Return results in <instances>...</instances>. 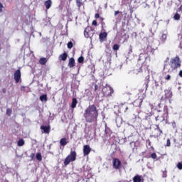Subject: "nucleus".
<instances>
[{
    "mask_svg": "<svg viewBox=\"0 0 182 182\" xmlns=\"http://www.w3.org/2000/svg\"><path fill=\"white\" fill-rule=\"evenodd\" d=\"M68 66H69V68L75 67V58H70L69 63H68Z\"/></svg>",
    "mask_w": 182,
    "mask_h": 182,
    "instance_id": "13",
    "label": "nucleus"
},
{
    "mask_svg": "<svg viewBox=\"0 0 182 182\" xmlns=\"http://www.w3.org/2000/svg\"><path fill=\"white\" fill-rule=\"evenodd\" d=\"M76 105H77V100L76 98H73V101L71 103L72 109H75V107H76Z\"/></svg>",
    "mask_w": 182,
    "mask_h": 182,
    "instance_id": "19",
    "label": "nucleus"
},
{
    "mask_svg": "<svg viewBox=\"0 0 182 182\" xmlns=\"http://www.w3.org/2000/svg\"><path fill=\"white\" fill-rule=\"evenodd\" d=\"M151 52H154V50H152Z\"/></svg>",
    "mask_w": 182,
    "mask_h": 182,
    "instance_id": "53",
    "label": "nucleus"
},
{
    "mask_svg": "<svg viewBox=\"0 0 182 182\" xmlns=\"http://www.w3.org/2000/svg\"><path fill=\"white\" fill-rule=\"evenodd\" d=\"M172 126H173V129L176 128V123H175V122H173V123H172Z\"/></svg>",
    "mask_w": 182,
    "mask_h": 182,
    "instance_id": "45",
    "label": "nucleus"
},
{
    "mask_svg": "<svg viewBox=\"0 0 182 182\" xmlns=\"http://www.w3.org/2000/svg\"><path fill=\"white\" fill-rule=\"evenodd\" d=\"M155 86L157 88V86H159V84L157 82H155Z\"/></svg>",
    "mask_w": 182,
    "mask_h": 182,
    "instance_id": "48",
    "label": "nucleus"
},
{
    "mask_svg": "<svg viewBox=\"0 0 182 182\" xmlns=\"http://www.w3.org/2000/svg\"><path fill=\"white\" fill-rule=\"evenodd\" d=\"M179 76H180L181 77H182V70H181V71L179 72Z\"/></svg>",
    "mask_w": 182,
    "mask_h": 182,
    "instance_id": "47",
    "label": "nucleus"
},
{
    "mask_svg": "<svg viewBox=\"0 0 182 182\" xmlns=\"http://www.w3.org/2000/svg\"><path fill=\"white\" fill-rule=\"evenodd\" d=\"M40 100L41 102H47L48 101V97L46 95H43L40 96Z\"/></svg>",
    "mask_w": 182,
    "mask_h": 182,
    "instance_id": "21",
    "label": "nucleus"
},
{
    "mask_svg": "<svg viewBox=\"0 0 182 182\" xmlns=\"http://www.w3.org/2000/svg\"><path fill=\"white\" fill-rule=\"evenodd\" d=\"M160 133H163V131L160 130Z\"/></svg>",
    "mask_w": 182,
    "mask_h": 182,
    "instance_id": "51",
    "label": "nucleus"
},
{
    "mask_svg": "<svg viewBox=\"0 0 182 182\" xmlns=\"http://www.w3.org/2000/svg\"><path fill=\"white\" fill-rule=\"evenodd\" d=\"M147 60H150V57H149V54L144 53H141L139 55V59H138V63L139 65H144Z\"/></svg>",
    "mask_w": 182,
    "mask_h": 182,
    "instance_id": "4",
    "label": "nucleus"
},
{
    "mask_svg": "<svg viewBox=\"0 0 182 182\" xmlns=\"http://www.w3.org/2000/svg\"><path fill=\"white\" fill-rule=\"evenodd\" d=\"M116 124L118 127H121L122 124H123V118L122 117H117L116 118Z\"/></svg>",
    "mask_w": 182,
    "mask_h": 182,
    "instance_id": "11",
    "label": "nucleus"
},
{
    "mask_svg": "<svg viewBox=\"0 0 182 182\" xmlns=\"http://www.w3.org/2000/svg\"><path fill=\"white\" fill-rule=\"evenodd\" d=\"M130 146H131L132 150H134L136 149V141L131 142Z\"/></svg>",
    "mask_w": 182,
    "mask_h": 182,
    "instance_id": "27",
    "label": "nucleus"
},
{
    "mask_svg": "<svg viewBox=\"0 0 182 182\" xmlns=\"http://www.w3.org/2000/svg\"><path fill=\"white\" fill-rule=\"evenodd\" d=\"M21 70L18 69L16 70L14 74V79L16 83H19V81L21 80Z\"/></svg>",
    "mask_w": 182,
    "mask_h": 182,
    "instance_id": "6",
    "label": "nucleus"
},
{
    "mask_svg": "<svg viewBox=\"0 0 182 182\" xmlns=\"http://www.w3.org/2000/svg\"><path fill=\"white\" fill-rule=\"evenodd\" d=\"M83 116L87 123H95V122H97L99 112L95 105H90L87 107L84 112Z\"/></svg>",
    "mask_w": 182,
    "mask_h": 182,
    "instance_id": "1",
    "label": "nucleus"
},
{
    "mask_svg": "<svg viewBox=\"0 0 182 182\" xmlns=\"http://www.w3.org/2000/svg\"><path fill=\"white\" fill-rule=\"evenodd\" d=\"M76 3H77V6H78V8H80L82 5V1L80 0H77Z\"/></svg>",
    "mask_w": 182,
    "mask_h": 182,
    "instance_id": "32",
    "label": "nucleus"
},
{
    "mask_svg": "<svg viewBox=\"0 0 182 182\" xmlns=\"http://www.w3.org/2000/svg\"><path fill=\"white\" fill-rule=\"evenodd\" d=\"M76 160V151H71L70 154L65 158L64 161L65 166H68L70 161H75Z\"/></svg>",
    "mask_w": 182,
    "mask_h": 182,
    "instance_id": "3",
    "label": "nucleus"
},
{
    "mask_svg": "<svg viewBox=\"0 0 182 182\" xmlns=\"http://www.w3.org/2000/svg\"><path fill=\"white\" fill-rule=\"evenodd\" d=\"M170 63L172 69H177V68H180V58L178 57L172 58L170 61Z\"/></svg>",
    "mask_w": 182,
    "mask_h": 182,
    "instance_id": "5",
    "label": "nucleus"
},
{
    "mask_svg": "<svg viewBox=\"0 0 182 182\" xmlns=\"http://www.w3.org/2000/svg\"><path fill=\"white\" fill-rule=\"evenodd\" d=\"M136 102H138V103H139V106H141V100H138Z\"/></svg>",
    "mask_w": 182,
    "mask_h": 182,
    "instance_id": "44",
    "label": "nucleus"
},
{
    "mask_svg": "<svg viewBox=\"0 0 182 182\" xmlns=\"http://www.w3.org/2000/svg\"><path fill=\"white\" fill-rule=\"evenodd\" d=\"M134 182H143L141 180V176L136 175V176L134 177L133 178Z\"/></svg>",
    "mask_w": 182,
    "mask_h": 182,
    "instance_id": "18",
    "label": "nucleus"
},
{
    "mask_svg": "<svg viewBox=\"0 0 182 182\" xmlns=\"http://www.w3.org/2000/svg\"><path fill=\"white\" fill-rule=\"evenodd\" d=\"M92 32H93L92 27H87L84 31V36H85V38H90L92 35Z\"/></svg>",
    "mask_w": 182,
    "mask_h": 182,
    "instance_id": "7",
    "label": "nucleus"
},
{
    "mask_svg": "<svg viewBox=\"0 0 182 182\" xmlns=\"http://www.w3.org/2000/svg\"><path fill=\"white\" fill-rule=\"evenodd\" d=\"M41 130H43V133L46 134H49V132H50V126H44L42 125L41 127Z\"/></svg>",
    "mask_w": 182,
    "mask_h": 182,
    "instance_id": "12",
    "label": "nucleus"
},
{
    "mask_svg": "<svg viewBox=\"0 0 182 182\" xmlns=\"http://www.w3.org/2000/svg\"><path fill=\"white\" fill-rule=\"evenodd\" d=\"M30 157H31V160H33V159L35 158V154L34 153L31 154L30 155Z\"/></svg>",
    "mask_w": 182,
    "mask_h": 182,
    "instance_id": "40",
    "label": "nucleus"
},
{
    "mask_svg": "<svg viewBox=\"0 0 182 182\" xmlns=\"http://www.w3.org/2000/svg\"><path fill=\"white\" fill-rule=\"evenodd\" d=\"M166 25H168L170 23V20H166Z\"/></svg>",
    "mask_w": 182,
    "mask_h": 182,
    "instance_id": "46",
    "label": "nucleus"
},
{
    "mask_svg": "<svg viewBox=\"0 0 182 182\" xmlns=\"http://www.w3.org/2000/svg\"><path fill=\"white\" fill-rule=\"evenodd\" d=\"M46 62H48V60L45 58H42L39 60L41 65H46Z\"/></svg>",
    "mask_w": 182,
    "mask_h": 182,
    "instance_id": "23",
    "label": "nucleus"
},
{
    "mask_svg": "<svg viewBox=\"0 0 182 182\" xmlns=\"http://www.w3.org/2000/svg\"><path fill=\"white\" fill-rule=\"evenodd\" d=\"M97 89H99V86L97 85H95V90H97Z\"/></svg>",
    "mask_w": 182,
    "mask_h": 182,
    "instance_id": "43",
    "label": "nucleus"
},
{
    "mask_svg": "<svg viewBox=\"0 0 182 182\" xmlns=\"http://www.w3.org/2000/svg\"><path fill=\"white\" fill-rule=\"evenodd\" d=\"M4 9V4L2 3H0V14H2Z\"/></svg>",
    "mask_w": 182,
    "mask_h": 182,
    "instance_id": "35",
    "label": "nucleus"
},
{
    "mask_svg": "<svg viewBox=\"0 0 182 182\" xmlns=\"http://www.w3.org/2000/svg\"><path fill=\"white\" fill-rule=\"evenodd\" d=\"M46 9H49L52 6V0H48L45 2Z\"/></svg>",
    "mask_w": 182,
    "mask_h": 182,
    "instance_id": "16",
    "label": "nucleus"
},
{
    "mask_svg": "<svg viewBox=\"0 0 182 182\" xmlns=\"http://www.w3.org/2000/svg\"><path fill=\"white\" fill-rule=\"evenodd\" d=\"M4 93H5V90H3Z\"/></svg>",
    "mask_w": 182,
    "mask_h": 182,
    "instance_id": "52",
    "label": "nucleus"
},
{
    "mask_svg": "<svg viewBox=\"0 0 182 182\" xmlns=\"http://www.w3.org/2000/svg\"><path fill=\"white\" fill-rule=\"evenodd\" d=\"M112 49H113L114 50H119V45L114 44V45L113 46Z\"/></svg>",
    "mask_w": 182,
    "mask_h": 182,
    "instance_id": "31",
    "label": "nucleus"
},
{
    "mask_svg": "<svg viewBox=\"0 0 182 182\" xmlns=\"http://www.w3.org/2000/svg\"><path fill=\"white\" fill-rule=\"evenodd\" d=\"M106 90H109V92L107 95H112V93H113V88H112V87H110V85L105 84V85H104V88L102 89V92L104 93H106Z\"/></svg>",
    "mask_w": 182,
    "mask_h": 182,
    "instance_id": "9",
    "label": "nucleus"
},
{
    "mask_svg": "<svg viewBox=\"0 0 182 182\" xmlns=\"http://www.w3.org/2000/svg\"><path fill=\"white\" fill-rule=\"evenodd\" d=\"M162 177L164 178H166V177H167V171H164L163 172Z\"/></svg>",
    "mask_w": 182,
    "mask_h": 182,
    "instance_id": "37",
    "label": "nucleus"
},
{
    "mask_svg": "<svg viewBox=\"0 0 182 182\" xmlns=\"http://www.w3.org/2000/svg\"><path fill=\"white\" fill-rule=\"evenodd\" d=\"M151 159H154H154H157V155L156 154V153H153L151 154Z\"/></svg>",
    "mask_w": 182,
    "mask_h": 182,
    "instance_id": "33",
    "label": "nucleus"
},
{
    "mask_svg": "<svg viewBox=\"0 0 182 182\" xmlns=\"http://www.w3.org/2000/svg\"><path fill=\"white\" fill-rule=\"evenodd\" d=\"M170 146H171L170 139H168L166 141V146L170 147Z\"/></svg>",
    "mask_w": 182,
    "mask_h": 182,
    "instance_id": "36",
    "label": "nucleus"
},
{
    "mask_svg": "<svg viewBox=\"0 0 182 182\" xmlns=\"http://www.w3.org/2000/svg\"><path fill=\"white\" fill-rule=\"evenodd\" d=\"M105 38H107V33L104 32V33H101L100 34V41H103V40L105 39Z\"/></svg>",
    "mask_w": 182,
    "mask_h": 182,
    "instance_id": "15",
    "label": "nucleus"
},
{
    "mask_svg": "<svg viewBox=\"0 0 182 182\" xmlns=\"http://www.w3.org/2000/svg\"><path fill=\"white\" fill-rule=\"evenodd\" d=\"M85 60V58H83V56H80L77 61H78V63H83V61Z\"/></svg>",
    "mask_w": 182,
    "mask_h": 182,
    "instance_id": "29",
    "label": "nucleus"
},
{
    "mask_svg": "<svg viewBox=\"0 0 182 182\" xmlns=\"http://www.w3.org/2000/svg\"><path fill=\"white\" fill-rule=\"evenodd\" d=\"M67 46L68 49H72V48H73V43H72L71 41L68 42Z\"/></svg>",
    "mask_w": 182,
    "mask_h": 182,
    "instance_id": "28",
    "label": "nucleus"
},
{
    "mask_svg": "<svg viewBox=\"0 0 182 182\" xmlns=\"http://www.w3.org/2000/svg\"><path fill=\"white\" fill-rule=\"evenodd\" d=\"M92 25H94V26H97V21L96 20H94V21H92Z\"/></svg>",
    "mask_w": 182,
    "mask_h": 182,
    "instance_id": "39",
    "label": "nucleus"
},
{
    "mask_svg": "<svg viewBox=\"0 0 182 182\" xmlns=\"http://www.w3.org/2000/svg\"><path fill=\"white\" fill-rule=\"evenodd\" d=\"M160 39H161V41L162 42V43H165L167 39V34L163 33Z\"/></svg>",
    "mask_w": 182,
    "mask_h": 182,
    "instance_id": "20",
    "label": "nucleus"
},
{
    "mask_svg": "<svg viewBox=\"0 0 182 182\" xmlns=\"http://www.w3.org/2000/svg\"><path fill=\"white\" fill-rule=\"evenodd\" d=\"M149 106H150V107L151 108L153 105H149Z\"/></svg>",
    "mask_w": 182,
    "mask_h": 182,
    "instance_id": "50",
    "label": "nucleus"
},
{
    "mask_svg": "<svg viewBox=\"0 0 182 182\" xmlns=\"http://www.w3.org/2000/svg\"><path fill=\"white\" fill-rule=\"evenodd\" d=\"M95 19H97L99 18H100V15L99 14H96L95 16Z\"/></svg>",
    "mask_w": 182,
    "mask_h": 182,
    "instance_id": "41",
    "label": "nucleus"
},
{
    "mask_svg": "<svg viewBox=\"0 0 182 182\" xmlns=\"http://www.w3.org/2000/svg\"><path fill=\"white\" fill-rule=\"evenodd\" d=\"M126 110H129V107H126Z\"/></svg>",
    "mask_w": 182,
    "mask_h": 182,
    "instance_id": "49",
    "label": "nucleus"
},
{
    "mask_svg": "<svg viewBox=\"0 0 182 182\" xmlns=\"http://www.w3.org/2000/svg\"><path fill=\"white\" fill-rule=\"evenodd\" d=\"M103 23H105L102 22V25H103Z\"/></svg>",
    "mask_w": 182,
    "mask_h": 182,
    "instance_id": "54",
    "label": "nucleus"
},
{
    "mask_svg": "<svg viewBox=\"0 0 182 182\" xmlns=\"http://www.w3.org/2000/svg\"><path fill=\"white\" fill-rule=\"evenodd\" d=\"M120 13V11H117L114 12V16H117V15H119V14Z\"/></svg>",
    "mask_w": 182,
    "mask_h": 182,
    "instance_id": "42",
    "label": "nucleus"
},
{
    "mask_svg": "<svg viewBox=\"0 0 182 182\" xmlns=\"http://www.w3.org/2000/svg\"><path fill=\"white\" fill-rule=\"evenodd\" d=\"M91 149L89 145H85L83 147V154L84 156H87L90 153Z\"/></svg>",
    "mask_w": 182,
    "mask_h": 182,
    "instance_id": "10",
    "label": "nucleus"
},
{
    "mask_svg": "<svg viewBox=\"0 0 182 182\" xmlns=\"http://www.w3.org/2000/svg\"><path fill=\"white\" fill-rule=\"evenodd\" d=\"M166 80H170V79H171V76L170 75H168L166 77H165Z\"/></svg>",
    "mask_w": 182,
    "mask_h": 182,
    "instance_id": "38",
    "label": "nucleus"
},
{
    "mask_svg": "<svg viewBox=\"0 0 182 182\" xmlns=\"http://www.w3.org/2000/svg\"><path fill=\"white\" fill-rule=\"evenodd\" d=\"M6 114H8V116H11V114H12V109L9 108L6 109Z\"/></svg>",
    "mask_w": 182,
    "mask_h": 182,
    "instance_id": "30",
    "label": "nucleus"
},
{
    "mask_svg": "<svg viewBox=\"0 0 182 182\" xmlns=\"http://www.w3.org/2000/svg\"><path fill=\"white\" fill-rule=\"evenodd\" d=\"M177 167L179 170H182V163L181 162L178 163Z\"/></svg>",
    "mask_w": 182,
    "mask_h": 182,
    "instance_id": "34",
    "label": "nucleus"
},
{
    "mask_svg": "<svg viewBox=\"0 0 182 182\" xmlns=\"http://www.w3.org/2000/svg\"><path fill=\"white\" fill-rule=\"evenodd\" d=\"M36 157L38 161H42V154H41V153L36 154Z\"/></svg>",
    "mask_w": 182,
    "mask_h": 182,
    "instance_id": "25",
    "label": "nucleus"
},
{
    "mask_svg": "<svg viewBox=\"0 0 182 182\" xmlns=\"http://www.w3.org/2000/svg\"><path fill=\"white\" fill-rule=\"evenodd\" d=\"M59 59H60V60H66L68 59V53H64L63 54H61L60 56H59Z\"/></svg>",
    "mask_w": 182,
    "mask_h": 182,
    "instance_id": "14",
    "label": "nucleus"
},
{
    "mask_svg": "<svg viewBox=\"0 0 182 182\" xmlns=\"http://www.w3.org/2000/svg\"><path fill=\"white\" fill-rule=\"evenodd\" d=\"M113 167L116 168V170H119L120 168V166H122V161L118 159H114L112 161Z\"/></svg>",
    "mask_w": 182,
    "mask_h": 182,
    "instance_id": "8",
    "label": "nucleus"
},
{
    "mask_svg": "<svg viewBox=\"0 0 182 182\" xmlns=\"http://www.w3.org/2000/svg\"><path fill=\"white\" fill-rule=\"evenodd\" d=\"M156 122H166L168 119V112L167 111V106L164 107V112L158 111V115L156 117Z\"/></svg>",
    "mask_w": 182,
    "mask_h": 182,
    "instance_id": "2",
    "label": "nucleus"
},
{
    "mask_svg": "<svg viewBox=\"0 0 182 182\" xmlns=\"http://www.w3.org/2000/svg\"><path fill=\"white\" fill-rule=\"evenodd\" d=\"M165 97H171V92H170V91L166 90H165Z\"/></svg>",
    "mask_w": 182,
    "mask_h": 182,
    "instance_id": "24",
    "label": "nucleus"
},
{
    "mask_svg": "<svg viewBox=\"0 0 182 182\" xmlns=\"http://www.w3.org/2000/svg\"><path fill=\"white\" fill-rule=\"evenodd\" d=\"M60 146H66V144H68V139H66V138H62L60 140Z\"/></svg>",
    "mask_w": 182,
    "mask_h": 182,
    "instance_id": "17",
    "label": "nucleus"
},
{
    "mask_svg": "<svg viewBox=\"0 0 182 182\" xmlns=\"http://www.w3.org/2000/svg\"><path fill=\"white\" fill-rule=\"evenodd\" d=\"M180 18H181V16H180V14H178V13H176V14L173 16V19H174V21H180Z\"/></svg>",
    "mask_w": 182,
    "mask_h": 182,
    "instance_id": "26",
    "label": "nucleus"
},
{
    "mask_svg": "<svg viewBox=\"0 0 182 182\" xmlns=\"http://www.w3.org/2000/svg\"><path fill=\"white\" fill-rule=\"evenodd\" d=\"M17 144L19 147H22L25 144V141L23 139H21L18 141Z\"/></svg>",
    "mask_w": 182,
    "mask_h": 182,
    "instance_id": "22",
    "label": "nucleus"
}]
</instances>
